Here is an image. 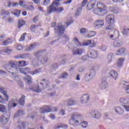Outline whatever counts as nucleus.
Returning <instances> with one entry per match:
<instances>
[{"label": "nucleus", "instance_id": "obj_46", "mask_svg": "<svg viewBox=\"0 0 129 129\" xmlns=\"http://www.w3.org/2000/svg\"><path fill=\"white\" fill-rule=\"evenodd\" d=\"M124 85L126 93L129 94V83H125Z\"/></svg>", "mask_w": 129, "mask_h": 129}, {"label": "nucleus", "instance_id": "obj_27", "mask_svg": "<svg viewBox=\"0 0 129 129\" xmlns=\"http://www.w3.org/2000/svg\"><path fill=\"white\" fill-rule=\"evenodd\" d=\"M96 35V33L95 31H89L87 35H85V37H86L87 38H91L94 37Z\"/></svg>", "mask_w": 129, "mask_h": 129}, {"label": "nucleus", "instance_id": "obj_14", "mask_svg": "<svg viewBox=\"0 0 129 129\" xmlns=\"http://www.w3.org/2000/svg\"><path fill=\"white\" fill-rule=\"evenodd\" d=\"M96 5V0H91L87 4V9L89 10H92Z\"/></svg>", "mask_w": 129, "mask_h": 129}, {"label": "nucleus", "instance_id": "obj_32", "mask_svg": "<svg viewBox=\"0 0 129 129\" xmlns=\"http://www.w3.org/2000/svg\"><path fill=\"white\" fill-rule=\"evenodd\" d=\"M12 42L13 39L10 38L7 40H5V41L2 42V45H3V46H7V45L11 44Z\"/></svg>", "mask_w": 129, "mask_h": 129}, {"label": "nucleus", "instance_id": "obj_7", "mask_svg": "<svg viewBox=\"0 0 129 129\" xmlns=\"http://www.w3.org/2000/svg\"><path fill=\"white\" fill-rule=\"evenodd\" d=\"M66 26H62V24L59 23L56 25V27L54 28V30L57 33H59L60 34H64V31H65L64 28Z\"/></svg>", "mask_w": 129, "mask_h": 129}, {"label": "nucleus", "instance_id": "obj_49", "mask_svg": "<svg viewBox=\"0 0 129 129\" xmlns=\"http://www.w3.org/2000/svg\"><path fill=\"white\" fill-rule=\"evenodd\" d=\"M26 81L27 84H31L32 83V77L31 76H28Z\"/></svg>", "mask_w": 129, "mask_h": 129}, {"label": "nucleus", "instance_id": "obj_47", "mask_svg": "<svg viewBox=\"0 0 129 129\" xmlns=\"http://www.w3.org/2000/svg\"><path fill=\"white\" fill-rule=\"evenodd\" d=\"M41 72V69H37L34 70V71L32 72L31 74L32 75H35L36 74H37V73H40V72Z\"/></svg>", "mask_w": 129, "mask_h": 129}, {"label": "nucleus", "instance_id": "obj_64", "mask_svg": "<svg viewBox=\"0 0 129 129\" xmlns=\"http://www.w3.org/2000/svg\"><path fill=\"white\" fill-rule=\"evenodd\" d=\"M58 108L56 107H51V111L55 112L56 111H58Z\"/></svg>", "mask_w": 129, "mask_h": 129}, {"label": "nucleus", "instance_id": "obj_28", "mask_svg": "<svg viewBox=\"0 0 129 129\" xmlns=\"http://www.w3.org/2000/svg\"><path fill=\"white\" fill-rule=\"evenodd\" d=\"M120 102L124 104H129V98H121L120 99Z\"/></svg>", "mask_w": 129, "mask_h": 129}, {"label": "nucleus", "instance_id": "obj_19", "mask_svg": "<svg viewBox=\"0 0 129 129\" xmlns=\"http://www.w3.org/2000/svg\"><path fill=\"white\" fill-rule=\"evenodd\" d=\"M0 92L4 95L6 98L7 101H8V100L9 99V95H8L7 91L5 90V88L0 86Z\"/></svg>", "mask_w": 129, "mask_h": 129}, {"label": "nucleus", "instance_id": "obj_10", "mask_svg": "<svg viewBox=\"0 0 129 129\" xmlns=\"http://www.w3.org/2000/svg\"><path fill=\"white\" fill-rule=\"evenodd\" d=\"M90 99V96L88 94L83 95L81 98V102L83 104H86Z\"/></svg>", "mask_w": 129, "mask_h": 129}, {"label": "nucleus", "instance_id": "obj_44", "mask_svg": "<svg viewBox=\"0 0 129 129\" xmlns=\"http://www.w3.org/2000/svg\"><path fill=\"white\" fill-rule=\"evenodd\" d=\"M19 64V66L21 67H25V66H26L27 62L25 60H21L18 62Z\"/></svg>", "mask_w": 129, "mask_h": 129}, {"label": "nucleus", "instance_id": "obj_15", "mask_svg": "<svg viewBox=\"0 0 129 129\" xmlns=\"http://www.w3.org/2000/svg\"><path fill=\"white\" fill-rule=\"evenodd\" d=\"M108 86V84L106 80H102L99 85V88L102 89V90H104L107 88Z\"/></svg>", "mask_w": 129, "mask_h": 129}, {"label": "nucleus", "instance_id": "obj_26", "mask_svg": "<svg viewBox=\"0 0 129 129\" xmlns=\"http://www.w3.org/2000/svg\"><path fill=\"white\" fill-rule=\"evenodd\" d=\"M124 60V59L122 58H119L116 63L117 67H120V66H122Z\"/></svg>", "mask_w": 129, "mask_h": 129}, {"label": "nucleus", "instance_id": "obj_31", "mask_svg": "<svg viewBox=\"0 0 129 129\" xmlns=\"http://www.w3.org/2000/svg\"><path fill=\"white\" fill-rule=\"evenodd\" d=\"M12 15L15 16V17H20V15H21V11L17 10H13L11 12Z\"/></svg>", "mask_w": 129, "mask_h": 129}, {"label": "nucleus", "instance_id": "obj_36", "mask_svg": "<svg viewBox=\"0 0 129 129\" xmlns=\"http://www.w3.org/2000/svg\"><path fill=\"white\" fill-rule=\"evenodd\" d=\"M26 25V21H25L23 20H19V23H18V27L19 28H22L23 26H25Z\"/></svg>", "mask_w": 129, "mask_h": 129}, {"label": "nucleus", "instance_id": "obj_52", "mask_svg": "<svg viewBox=\"0 0 129 129\" xmlns=\"http://www.w3.org/2000/svg\"><path fill=\"white\" fill-rule=\"evenodd\" d=\"M25 9L29 10V11H32V10H34V6L32 5H26L25 7Z\"/></svg>", "mask_w": 129, "mask_h": 129}, {"label": "nucleus", "instance_id": "obj_42", "mask_svg": "<svg viewBox=\"0 0 129 129\" xmlns=\"http://www.w3.org/2000/svg\"><path fill=\"white\" fill-rule=\"evenodd\" d=\"M67 128L68 127V125L61 124L60 125H58L55 127V129H59V128Z\"/></svg>", "mask_w": 129, "mask_h": 129}, {"label": "nucleus", "instance_id": "obj_48", "mask_svg": "<svg viewBox=\"0 0 129 129\" xmlns=\"http://www.w3.org/2000/svg\"><path fill=\"white\" fill-rule=\"evenodd\" d=\"M60 39H61L63 42H67V41L69 40V37L63 35L62 36L60 37Z\"/></svg>", "mask_w": 129, "mask_h": 129}, {"label": "nucleus", "instance_id": "obj_16", "mask_svg": "<svg viewBox=\"0 0 129 129\" xmlns=\"http://www.w3.org/2000/svg\"><path fill=\"white\" fill-rule=\"evenodd\" d=\"M110 77L113 79L114 80H116L117 79V77H118V74H117V72H116L114 70H111L110 73Z\"/></svg>", "mask_w": 129, "mask_h": 129}, {"label": "nucleus", "instance_id": "obj_55", "mask_svg": "<svg viewBox=\"0 0 129 129\" xmlns=\"http://www.w3.org/2000/svg\"><path fill=\"white\" fill-rule=\"evenodd\" d=\"M51 69L52 70H55L58 69V64L57 63H54L51 66Z\"/></svg>", "mask_w": 129, "mask_h": 129}, {"label": "nucleus", "instance_id": "obj_33", "mask_svg": "<svg viewBox=\"0 0 129 129\" xmlns=\"http://www.w3.org/2000/svg\"><path fill=\"white\" fill-rule=\"evenodd\" d=\"M114 47H120L122 45V42L120 40H116L113 43Z\"/></svg>", "mask_w": 129, "mask_h": 129}, {"label": "nucleus", "instance_id": "obj_6", "mask_svg": "<svg viewBox=\"0 0 129 129\" xmlns=\"http://www.w3.org/2000/svg\"><path fill=\"white\" fill-rule=\"evenodd\" d=\"M94 76H95V72L94 71H91L86 74L84 79L86 81H90Z\"/></svg>", "mask_w": 129, "mask_h": 129}, {"label": "nucleus", "instance_id": "obj_53", "mask_svg": "<svg viewBox=\"0 0 129 129\" xmlns=\"http://www.w3.org/2000/svg\"><path fill=\"white\" fill-rule=\"evenodd\" d=\"M25 36H27V33H24L21 35V37L19 39V42H22V41H24V40H25Z\"/></svg>", "mask_w": 129, "mask_h": 129}, {"label": "nucleus", "instance_id": "obj_41", "mask_svg": "<svg viewBox=\"0 0 129 129\" xmlns=\"http://www.w3.org/2000/svg\"><path fill=\"white\" fill-rule=\"evenodd\" d=\"M125 52V49L124 48H120L117 50L116 51V55H120L121 54H123V53H124Z\"/></svg>", "mask_w": 129, "mask_h": 129}, {"label": "nucleus", "instance_id": "obj_13", "mask_svg": "<svg viewBox=\"0 0 129 129\" xmlns=\"http://www.w3.org/2000/svg\"><path fill=\"white\" fill-rule=\"evenodd\" d=\"M64 104L66 106H73L77 104V101H74L71 99H69L64 102Z\"/></svg>", "mask_w": 129, "mask_h": 129}, {"label": "nucleus", "instance_id": "obj_45", "mask_svg": "<svg viewBox=\"0 0 129 129\" xmlns=\"http://www.w3.org/2000/svg\"><path fill=\"white\" fill-rule=\"evenodd\" d=\"M122 33V34H123V35H128L129 28L127 27H124Z\"/></svg>", "mask_w": 129, "mask_h": 129}, {"label": "nucleus", "instance_id": "obj_21", "mask_svg": "<svg viewBox=\"0 0 129 129\" xmlns=\"http://www.w3.org/2000/svg\"><path fill=\"white\" fill-rule=\"evenodd\" d=\"M17 129H25L26 124L24 122H18L17 123Z\"/></svg>", "mask_w": 129, "mask_h": 129}, {"label": "nucleus", "instance_id": "obj_20", "mask_svg": "<svg viewBox=\"0 0 129 129\" xmlns=\"http://www.w3.org/2000/svg\"><path fill=\"white\" fill-rule=\"evenodd\" d=\"M29 56L30 54L29 53H24L17 55L16 56V58H20L21 59H27V58H29Z\"/></svg>", "mask_w": 129, "mask_h": 129}, {"label": "nucleus", "instance_id": "obj_18", "mask_svg": "<svg viewBox=\"0 0 129 129\" xmlns=\"http://www.w3.org/2000/svg\"><path fill=\"white\" fill-rule=\"evenodd\" d=\"M95 24H96L95 27H97V28H101V27L104 26V21L98 20L95 21Z\"/></svg>", "mask_w": 129, "mask_h": 129}, {"label": "nucleus", "instance_id": "obj_59", "mask_svg": "<svg viewBox=\"0 0 129 129\" xmlns=\"http://www.w3.org/2000/svg\"><path fill=\"white\" fill-rule=\"evenodd\" d=\"M50 4V0H44L43 1V5L44 6H48V5Z\"/></svg>", "mask_w": 129, "mask_h": 129}, {"label": "nucleus", "instance_id": "obj_63", "mask_svg": "<svg viewBox=\"0 0 129 129\" xmlns=\"http://www.w3.org/2000/svg\"><path fill=\"white\" fill-rule=\"evenodd\" d=\"M92 41L91 40H87L84 46H88V45H91Z\"/></svg>", "mask_w": 129, "mask_h": 129}, {"label": "nucleus", "instance_id": "obj_62", "mask_svg": "<svg viewBox=\"0 0 129 129\" xmlns=\"http://www.w3.org/2000/svg\"><path fill=\"white\" fill-rule=\"evenodd\" d=\"M88 0H84L82 3V7L83 8V7H85L86 5V4H87Z\"/></svg>", "mask_w": 129, "mask_h": 129}, {"label": "nucleus", "instance_id": "obj_37", "mask_svg": "<svg viewBox=\"0 0 129 129\" xmlns=\"http://www.w3.org/2000/svg\"><path fill=\"white\" fill-rule=\"evenodd\" d=\"M41 56H42V50L39 51L37 52H35L34 53V56L35 58H37V59H40L41 58Z\"/></svg>", "mask_w": 129, "mask_h": 129}, {"label": "nucleus", "instance_id": "obj_57", "mask_svg": "<svg viewBox=\"0 0 129 129\" xmlns=\"http://www.w3.org/2000/svg\"><path fill=\"white\" fill-rule=\"evenodd\" d=\"M56 11L57 12V13H62V12L64 11V8H63V7H59L57 9H56Z\"/></svg>", "mask_w": 129, "mask_h": 129}, {"label": "nucleus", "instance_id": "obj_2", "mask_svg": "<svg viewBox=\"0 0 129 129\" xmlns=\"http://www.w3.org/2000/svg\"><path fill=\"white\" fill-rule=\"evenodd\" d=\"M7 68L9 72H12V71L16 72V71H18L21 73H23L25 75H27V73H29L30 71V68H17V64L13 61H9L8 64L7 66Z\"/></svg>", "mask_w": 129, "mask_h": 129}, {"label": "nucleus", "instance_id": "obj_56", "mask_svg": "<svg viewBox=\"0 0 129 129\" xmlns=\"http://www.w3.org/2000/svg\"><path fill=\"white\" fill-rule=\"evenodd\" d=\"M12 6V4L10 2H6L5 4V7H6L7 8H11V6Z\"/></svg>", "mask_w": 129, "mask_h": 129}, {"label": "nucleus", "instance_id": "obj_35", "mask_svg": "<svg viewBox=\"0 0 129 129\" xmlns=\"http://www.w3.org/2000/svg\"><path fill=\"white\" fill-rule=\"evenodd\" d=\"M36 116H38V113L36 112H33L28 115V117L32 119H35V117H36Z\"/></svg>", "mask_w": 129, "mask_h": 129}, {"label": "nucleus", "instance_id": "obj_30", "mask_svg": "<svg viewBox=\"0 0 129 129\" xmlns=\"http://www.w3.org/2000/svg\"><path fill=\"white\" fill-rule=\"evenodd\" d=\"M1 121L3 124H6V123H7L8 121H9V118L4 116H2Z\"/></svg>", "mask_w": 129, "mask_h": 129}, {"label": "nucleus", "instance_id": "obj_24", "mask_svg": "<svg viewBox=\"0 0 129 129\" xmlns=\"http://www.w3.org/2000/svg\"><path fill=\"white\" fill-rule=\"evenodd\" d=\"M114 109H115V111L118 114H122V113H123V112H124L123 109H122L120 107H116V108H115Z\"/></svg>", "mask_w": 129, "mask_h": 129}, {"label": "nucleus", "instance_id": "obj_51", "mask_svg": "<svg viewBox=\"0 0 129 129\" xmlns=\"http://www.w3.org/2000/svg\"><path fill=\"white\" fill-rule=\"evenodd\" d=\"M81 12H82V9L81 8H78L76 11V16H77L78 17L80 16Z\"/></svg>", "mask_w": 129, "mask_h": 129}, {"label": "nucleus", "instance_id": "obj_8", "mask_svg": "<svg viewBox=\"0 0 129 129\" xmlns=\"http://www.w3.org/2000/svg\"><path fill=\"white\" fill-rule=\"evenodd\" d=\"M40 113H48V112H52V106H46L40 109Z\"/></svg>", "mask_w": 129, "mask_h": 129}, {"label": "nucleus", "instance_id": "obj_12", "mask_svg": "<svg viewBox=\"0 0 129 129\" xmlns=\"http://www.w3.org/2000/svg\"><path fill=\"white\" fill-rule=\"evenodd\" d=\"M84 53V49L83 48H74L73 49V54L74 55H80L81 54Z\"/></svg>", "mask_w": 129, "mask_h": 129}, {"label": "nucleus", "instance_id": "obj_60", "mask_svg": "<svg viewBox=\"0 0 129 129\" xmlns=\"http://www.w3.org/2000/svg\"><path fill=\"white\" fill-rule=\"evenodd\" d=\"M112 58H113V54H111V53H109L108 55V59L110 60L111 61V60H112Z\"/></svg>", "mask_w": 129, "mask_h": 129}, {"label": "nucleus", "instance_id": "obj_38", "mask_svg": "<svg viewBox=\"0 0 129 129\" xmlns=\"http://www.w3.org/2000/svg\"><path fill=\"white\" fill-rule=\"evenodd\" d=\"M24 103H25V95H22L21 96V98H20L19 100V104L20 105H24Z\"/></svg>", "mask_w": 129, "mask_h": 129}, {"label": "nucleus", "instance_id": "obj_4", "mask_svg": "<svg viewBox=\"0 0 129 129\" xmlns=\"http://www.w3.org/2000/svg\"><path fill=\"white\" fill-rule=\"evenodd\" d=\"M59 0H55L53 2L51 5L47 8V14H51L53 12H55L56 7H58L60 4H59Z\"/></svg>", "mask_w": 129, "mask_h": 129}, {"label": "nucleus", "instance_id": "obj_34", "mask_svg": "<svg viewBox=\"0 0 129 129\" xmlns=\"http://www.w3.org/2000/svg\"><path fill=\"white\" fill-rule=\"evenodd\" d=\"M1 16H2V19H3V20H5L6 18L10 16V12H9V11H4L2 14Z\"/></svg>", "mask_w": 129, "mask_h": 129}, {"label": "nucleus", "instance_id": "obj_22", "mask_svg": "<svg viewBox=\"0 0 129 129\" xmlns=\"http://www.w3.org/2000/svg\"><path fill=\"white\" fill-rule=\"evenodd\" d=\"M31 89L33 91H35V92H37V93H39V92H40L41 90L40 89V87H39V84L34 85L32 87V88H31Z\"/></svg>", "mask_w": 129, "mask_h": 129}, {"label": "nucleus", "instance_id": "obj_50", "mask_svg": "<svg viewBox=\"0 0 129 129\" xmlns=\"http://www.w3.org/2000/svg\"><path fill=\"white\" fill-rule=\"evenodd\" d=\"M15 71H11V72H9L10 73H11V74L12 75V78L13 79H14V80H16V79H17V78H18V75L15 74Z\"/></svg>", "mask_w": 129, "mask_h": 129}, {"label": "nucleus", "instance_id": "obj_17", "mask_svg": "<svg viewBox=\"0 0 129 129\" xmlns=\"http://www.w3.org/2000/svg\"><path fill=\"white\" fill-rule=\"evenodd\" d=\"M114 20V16L113 15H109L106 17V21L107 24H112Z\"/></svg>", "mask_w": 129, "mask_h": 129}, {"label": "nucleus", "instance_id": "obj_1", "mask_svg": "<svg viewBox=\"0 0 129 129\" xmlns=\"http://www.w3.org/2000/svg\"><path fill=\"white\" fill-rule=\"evenodd\" d=\"M74 118L71 119L69 121V124L71 125H80L82 123V127H87L88 123L86 121H83L82 115L78 113H73Z\"/></svg>", "mask_w": 129, "mask_h": 129}, {"label": "nucleus", "instance_id": "obj_23", "mask_svg": "<svg viewBox=\"0 0 129 129\" xmlns=\"http://www.w3.org/2000/svg\"><path fill=\"white\" fill-rule=\"evenodd\" d=\"M38 61L40 62L41 64H45L46 62H48V57L42 56L39 58Z\"/></svg>", "mask_w": 129, "mask_h": 129}, {"label": "nucleus", "instance_id": "obj_40", "mask_svg": "<svg viewBox=\"0 0 129 129\" xmlns=\"http://www.w3.org/2000/svg\"><path fill=\"white\" fill-rule=\"evenodd\" d=\"M36 48H37V44L34 43L29 47V51H33V50L36 49Z\"/></svg>", "mask_w": 129, "mask_h": 129}, {"label": "nucleus", "instance_id": "obj_58", "mask_svg": "<svg viewBox=\"0 0 129 129\" xmlns=\"http://www.w3.org/2000/svg\"><path fill=\"white\" fill-rule=\"evenodd\" d=\"M68 77V74L66 72H64L61 74V78H67Z\"/></svg>", "mask_w": 129, "mask_h": 129}, {"label": "nucleus", "instance_id": "obj_54", "mask_svg": "<svg viewBox=\"0 0 129 129\" xmlns=\"http://www.w3.org/2000/svg\"><path fill=\"white\" fill-rule=\"evenodd\" d=\"M107 49V46L104 45H102L100 48V49L103 51V52H105L106 51V49Z\"/></svg>", "mask_w": 129, "mask_h": 129}, {"label": "nucleus", "instance_id": "obj_43", "mask_svg": "<svg viewBox=\"0 0 129 129\" xmlns=\"http://www.w3.org/2000/svg\"><path fill=\"white\" fill-rule=\"evenodd\" d=\"M80 33L83 35V36H84V37H85V36H86V35H85V33H86V32H87V29L86 28H81L80 29Z\"/></svg>", "mask_w": 129, "mask_h": 129}, {"label": "nucleus", "instance_id": "obj_61", "mask_svg": "<svg viewBox=\"0 0 129 129\" xmlns=\"http://www.w3.org/2000/svg\"><path fill=\"white\" fill-rule=\"evenodd\" d=\"M85 70V69L84 68V67H81L79 68L78 71L79 72H84V70Z\"/></svg>", "mask_w": 129, "mask_h": 129}, {"label": "nucleus", "instance_id": "obj_5", "mask_svg": "<svg viewBox=\"0 0 129 129\" xmlns=\"http://www.w3.org/2000/svg\"><path fill=\"white\" fill-rule=\"evenodd\" d=\"M50 85V83L49 82L48 80L43 79L41 83L39 84V87H40V89L41 90H44V89H46V88H48L49 87V86Z\"/></svg>", "mask_w": 129, "mask_h": 129}, {"label": "nucleus", "instance_id": "obj_29", "mask_svg": "<svg viewBox=\"0 0 129 129\" xmlns=\"http://www.w3.org/2000/svg\"><path fill=\"white\" fill-rule=\"evenodd\" d=\"M0 112L4 113H7V107L5 105L0 104Z\"/></svg>", "mask_w": 129, "mask_h": 129}, {"label": "nucleus", "instance_id": "obj_25", "mask_svg": "<svg viewBox=\"0 0 129 129\" xmlns=\"http://www.w3.org/2000/svg\"><path fill=\"white\" fill-rule=\"evenodd\" d=\"M24 115V111L22 109L18 110L14 115V117H18V116H22Z\"/></svg>", "mask_w": 129, "mask_h": 129}, {"label": "nucleus", "instance_id": "obj_3", "mask_svg": "<svg viewBox=\"0 0 129 129\" xmlns=\"http://www.w3.org/2000/svg\"><path fill=\"white\" fill-rule=\"evenodd\" d=\"M97 8H95L93 10V13L98 16H104L106 14V10L104 9H106L107 7L102 3H98L97 4ZM104 8V9H102Z\"/></svg>", "mask_w": 129, "mask_h": 129}, {"label": "nucleus", "instance_id": "obj_39", "mask_svg": "<svg viewBox=\"0 0 129 129\" xmlns=\"http://www.w3.org/2000/svg\"><path fill=\"white\" fill-rule=\"evenodd\" d=\"M113 35H114V38H113V40L118 39V37H119V33L117 30H114Z\"/></svg>", "mask_w": 129, "mask_h": 129}, {"label": "nucleus", "instance_id": "obj_11", "mask_svg": "<svg viewBox=\"0 0 129 129\" xmlns=\"http://www.w3.org/2000/svg\"><path fill=\"white\" fill-rule=\"evenodd\" d=\"M91 116L94 118H96V119H99V118L101 117V114L100 113V112L96 110L92 111L91 112Z\"/></svg>", "mask_w": 129, "mask_h": 129}, {"label": "nucleus", "instance_id": "obj_9", "mask_svg": "<svg viewBox=\"0 0 129 129\" xmlns=\"http://www.w3.org/2000/svg\"><path fill=\"white\" fill-rule=\"evenodd\" d=\"M88 56L92 59H96L98 57V53L95 50H92L88 52Z\"/></svg>", "mask_w": 129, "mask_h": 129}]
</instances>
